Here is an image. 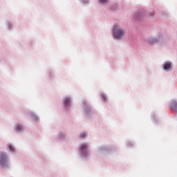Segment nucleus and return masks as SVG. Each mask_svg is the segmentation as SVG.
Masks as SVG:
<instances>
[{"label":"nucleus","mask_w":177,"mask_h":177,"mask_svg":"<svg viewBox=\"0 0 177 177\" xmlns=\"http://www.w3.org/2000/svg\"><path fill=\"white\" fill-rule=\"evenodd\" d=\"M100 2H101V3H107V2H109V0H100Z\"/></svg>","instance_id":"obj_10"},{"label":"nucleus","mask_w":177,"mask_h":177,"mask_svg":"<svg viewBox=\"0 0 177 177\" xmlns=\"http://www.w3.org/2000/svg\"><path fill=\"white\" fill-rule=\"evenodd\" d=\"M143 17V12H138V14L136 16V19L138 20H140V18Z\"/></svg>","instance_id":"obj_8"},{"label":"nucleus","mask_w":177,"mask_h":177,"mask_svg":"<svg viewBox=\"0 0 177 177\" xmlns=\"http://www.w3.org/2000/svg\"><path fill=\"white\" fill-rule=\"evenodd\" d=\"M64 104L67 107V106H70V98L66 97L64 100Z\"/></svg>","instance_id":"obj_7"},{"label":"nucleus","mask_w":177,"mask_h":177,"mask_svg":"<svg viewBox=\"0 0 177 177\" xmlns=\"http://www.w3.org/2000/svg\"><path fill=\"white\" fill-rule=\"evenodd\" d=\"M21 129H23V127H21V125H17V131H21Z\"/></svg>","instance_id":"obj_9"},{"label":"nucleus","mask_w":177,"mask_h":177,"mask_svg":"<svg viewBox=\"0 0 177 177\" xmlns=\"http://www.w3.org/2000/svg\"><path fill=\"white\" fill-rule=\"evenodd\" d=\"M157 42H158V40H157V39L156 38H151L149 39V44H157Z\"/></svg>","instance_id":"obj_6"},{"label":"nucleus","mask_w":177,"mask_h":177,"mask_svg":"<svg viewBox=\"0 0 177 177\" xmlns=\"http://www.w3.org/2000/svg\"><path fill=\"white\" fill-rule=\"evenodd\" d=\"M0 165L1 167H6L8 165V156L3 152L0 153Z\"/></svg>","instance_id":"obj_2"},{"label":"nucleus","mask_w":177,"mask_h":177,"mask_svg":"<svg viewBox=\"0 0 177 177\" xmlns=\"http://www.w3.org/2000/svg\"><path fill=\"white\" fill-rule=\"evenodd\" d=\"M113 37L115 38H122L124 37V30L116 25L113 28Z\"/></svg>","instance_id":"obj_1"},{"label":"nucleus","mask_w":177,"mask_h":177,"mask_svg":"<svg viewBox=\"0 0 177 177\" xmlns=\"http://www.w3.org/2000/svg\"><path fill=\"white\" fill-rule=\"evenodd\" d=\"M171 68V64L170 63H166L164 65V70L166 71H168V70H170Z\"/></svg>","instance_id":"obj_4"},{"label":"nucleus","mask_w":177,"mask_h":177,"mask_svg":"<svg viewBox=\"0 0 177 177\" xmlns=\"http://www.w3.org/2000/svg\"><path fill=\"white\" fill-rule=\"evenodd\" d=\"M85 136H86V134L85 133H82L81 135H80V138H85Z\"/></svg>","instance_id":"obj_12"},{"label":"nucleus","mask_w":177,"mask_h":177,"mask_svg":"<svg viewBox=\"0 0 177 177\" xmlns=\"http://www.w3.org/2000/svg\"><path fill=\"white\" fill-rule=\"evenodd\" d=\"M80 150L82 153H85L88 150V145L83 144L80 146Z\"/></svg>","instance_id":"obj_3"},{"label":"nucleus","mask_w":177,"mask_h":177,"mask_svg":"<svg viewBox=\"0 0 177 177\" xmlns=\"http://www.w3.org/2000/svg\"><path fill=\"white\" fill-rule=\"evenodd\" d=\"M153 14L152 12H151V13H150V17H151V16H153Z\"/></svg>","instance_id":"obj_14"},{"label":"nucleus","mask_w":177,"mask_h":177,"mask_svg":"<svg viewBox=\"0 0 177 177\" xmlns=\"http://www.w3.org/2000/svg\"><path fill=\"white\" fill-rule=\"evenodd\" d=\"M9 149H10V150H11V151H15V147L13 146L10 145Z\"/></svg>","instance_id":"obj_11"},{"label":"nucleus","mask_w":177,"mask_h":177,"mask_svg":"<svg viewBox=\"0 0 177 177\" xmlns=\"http://www.w3.org/2000/svg\"><path fill=\"white\" fill-rule=\"evenodd\" d=\"M102 97L104 100H106V97L104 95H102Z\"/></svg>","instance_id":"obj_13"},{"label":"nucleus","mask_w":177,"mask_h":177,"mask_svg":"<svg viewBox=\"0 0 177 177\" xmlns=\"http://www.w3.org/2000/svg\"><path fill=\"white\" fill-rule=\"evenodd\" d=\"M171 108L174 111H177V103L175 102H172V104L171 105Z\"/></svg>","instance_id":"obj_5"}]
</instances>
